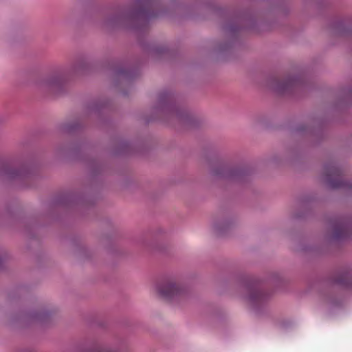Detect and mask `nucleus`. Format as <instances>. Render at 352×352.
Here are the masks:
<instances>
[{"label":"nucleus","mask_w":352,"mask_h":352,"mask_svg":"<svg viewBox=\"0 0 352 352\" xmlns=\"http://www.w3.org/2000/svg\"><path fill=\"white\" fill-rule=\"evenodd\" d=\"M272 294V291L263 283L243 274V296L256 313L261 314L265 311Z\"/></svg>","instance_id":"1"},{"label":"nucleus","mask_w":352,"mask_h":352,"mask_svg":"<svg viewBox=\"0 0 352 352\" xmlns=\"http://www.w3.org/2000/svg\"><path fill=\"white\" fill-rule=\"evenodd\" d=\"M322 174L324 182L329 188H342L352 192V182L343 179V170L334 162L324 165Z\"/></svg>","instance_id":"2"},{"label":"nucleus","mask_w":352,"mask_h":352,"mask_svg":"<svg viewBox=\"0 0 352 352\" xmlns=\"http://www.w3.org/2000/svg\"><path fill=\"white\" fill-rule=\"evenodd\" d=\"M304 80L299 76H289L282 80L277 77L270 78L268 86L279 95L292 94L296 89L304 87Z\"/></svg>","instance_id":"3"},{"label":"nucleus","mask_w":352,"mask_h":352,"mask_svg":"<svg viewBox=\"0 0 352 352\" xmlns=\"http://www.w3.org/2000/svg\"><path fill=\"white\" fill-rule=\"evenodd\" d=\"M332 233L331 240L340 241L346 239L352 233V217H337L330 220Z\"/></svg>","instance_id":"4"},{"label":"nucleus","mask_w":352,"mask_h":352,"mask_svg":"<svg viewBox=\"0 0 352 352\" xmlns=\"http://www.w3.org/2000/svg\"><path fill=\"white\" fill-rule=\"evenodd\" d=\"M157 291L162 298L171 300L181 296L184 292V289L173 280H164L157 285Z\"/></svg>","instance_id":"5"},{"label":"nucleus","mask_w":352,"mask_h":352,"mask_svg":"<svg viewBox=\"0 0 352 352\" xmlns=\"http://www.w3.org/2000/svg\"><path fill=\"white\" fill-rule=\"evenodd\" d=\"M313 122L317 123L318 126L314 129H310L305 124H299L293 130L294 135H309L316 137L317 139L320 140L323 138L324 133L321 122L318 120H313Z\"/></svg>","instance_id":"6"},{"label":"nucleus","mask_w":352,"mask_h":352,"mask_svg":"<svg viewBox=\"0 0 352 352\" xmlns=\"http://www.w3.org/2000/svg\"><path fill=\"white\" fill-rule=\"evenodd\" d=\"M331 284L344 288L352 286V270L345 269L338 272L331 278Z\"/></svg>","instance_id":"7"},{"label":"nucleus","mask_w":352,"mask_h":352,"mask_svg":"<svg viewBox=\"0 0 352 352\" xmlns=\"http://www.w3.org/2000/svg\"><path fill=\"white\" fill-rule=\"evenodd\" d=\"M350 19H340L332 22L331 28L333 33L338 36H347L352 33Z\"/></svg>","instance_id":"8"},{"label":"nucleus","mask_w":352,"mask_h":352,"mask_svg":"<svg viewBox=\"0 0 352 352\" xmlns=\"http://www.w3.org/2000/svg\"><path fill=\"white\" fill-rule=\"evenodd\" d=\"M256 25V21L254 15L243 10V31L245 30H252Z\"/></svg>","instance_id":"9"},{"label":"nucleus","mask_w":352,"mask_h":352,"mask_svg":"<svg viewBox=\"0 0 352 352\" xmlns=\"http://www.w3.org/2000/svg\"><path fill=\"white\" fill-rule=\"evenodd\" d=\"M47 83L49 87L54 89L60 87L62 82L61 79L59 77H55L50 79Z\"/></svg>","instance_id":"10"},{"label":"nucleus","mask_w":352,"mask_h":352,"mask_svg":"<svg viewBox=\"0 0 352 352\" xmlns=\"http://www.w3.org/2000/svg\"><path fill=\"white\" fill-rule=\"evenodd\" d=\"M283 156L278 154L273 155L270 158V162L275 165H280L282 164Z\"/></svg>","instance_id":"11"},{"label":"nucleus","mask_w":352,"mask_h":352,"mask_svg":"<svg viewBox=\"0 0 352 352\" xmlns=\"http://www.w3.org/2000/svg\"><path fill=\"white\" fill-rule=\"evenodd\" d=\"M243 189L245 188V176L246 175H250L252 173V170H249V168L245 165L243 164Z\"/></svg>","instance_id":"12"},{"label":"nucleus","mask_w":352,"mask_h":352,"mask_svg":"<svg viewBox=\"0 0 352 352\" xmlns=\"http://www.w3.org/2000/svg\"><path fill=\"white\" fill-rule=\"evenodd\" d=\"M342 92L345 98H349L351 96H352V87L344 89Z\"/></svg>","instance_id":"13"},{"label":"nucleus","mask_w":352,"mask_h":352,"mask_svg":"<svg viewBox=\"0 0 352 352\" xmlns=\"http://www.w3.org/2000/svg\"><path fill=\"white\" fill-rule=\"evenodd\" d=\"M300 250L304 251V252H311V251H313V249L309 247L302 246V248H300Z\"/></svg>","instance_id":"14"},{"label":"nucleus","mask_w":352,"mask_h":352,"mask_svg":"<svg viewBox=\"0 0 352 352\" xmlns=\"http://www.w3.org/2000/svg\"><path fill=\"white\" fill-rule=\"evenodd\" d=\"M305 217V215H303V214H296V215H295V217H296V218H297V219L302 218V217Z\"/></svg>","instance_id":"15"},{"label":"nucleus","mask_w":352,"mask_h":352,"mask_svg":"<svg viewBox=\"0 0 352 352\" xmlns=\"http://www.w3.org/2000/svg\"><path fill=\"white\" fill-rule=\"evenodd\" d=\"M309 200H308V199H305V200L303 199V200L302 201V204L303 205H304V204L305 205V204H307V202H309Z\"/></svg>","instance_id":"16"},{"label":"nucleus","mask_w":352,"mask_h":352,"mask_svg":"<svg viewBox=\"0 0 352 352\" xmlns=\"http://www.w3.org/2000/svg\"><path fill=\"white\" fill-rule=\"evenodd\" d=\"M292 156L289 154H287V155L284 156L285 158L286 159H289Z\"/></svg>","instance_id":"17"},{"label":"nucleus","mask_w":352,"mask_h":352,"mask_svg":"<svg viewBox=\"0 0 352 352\" xmlns=\"http://www.w3.org/2000/svg\"><path fill=\"white\" fill-rule=\"evenodd\" d=\"M15 175H21V173H16Z\"/></svg>","instance_id":"18"}]
</instances>
